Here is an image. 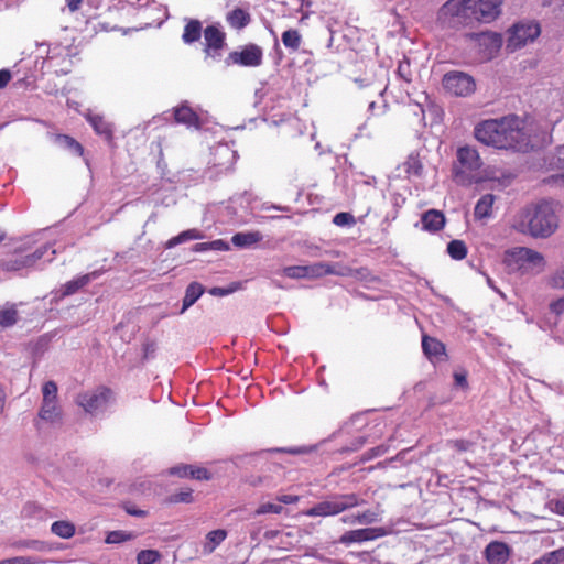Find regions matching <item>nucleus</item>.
<instances>
[{"mask_svg":"<svg viewBox=\"0 0 564 564\" xmlns=\"http://www.w3.org/2000/svg\"><path fill=\"white\" fill-rule=\"evenodd\" d=\"M549 128L540 129L533 123H525L516 116L496 120V149H514L528 151L547 142Z\"/></svg>","mask_w":564,"mask_h":564,"instance_id":"f257e3e1","label":"nucleus"},{"mask_svg":"<svg viewBox=\"0 0 564 564\" xmlns=\"http://www.w3.org/2000/svg\"><path fill=\"white\" fill-rule=\"evenodd\" d=\"M511 227L535 239L551 237L558 228L555 203L540 199L527 204L514 215Z\"/></svg>","mask_w":564,"mask_h":564,"instance_id":"f03ea898","label":"nucleus"},{"mask_svg":"<svg viewBox=\"0 0 564 564\" xmlns=\"http://www.w3.org/2000/svg\"><path fill=\"white\" fill-rule=\"evenodd\" d=\"M506 269L521 275H538L545 271V257L528 247H513L508 249L502 259Z\"/></svg>","mask_w":564,"mask_h":564,"instance_id":"7ed1b4c3","label":"nucleus"},{"mask_svg":"<svg viewBox=\"0 0 564 564\" xmlns=\"http://www.w3.org/2000/svg\"><path fill=\"white\" fill-rule=\"evenodd\" d=\"M482 162L478 152L470 147L457 150V163L453 167L454 180L459 185L478 184L487 178L481 171Z\"/></svg>","mask_w":564,"mask_h":564,"instance_id":"20e7f679","label":"nucleus"},{"mask_svg":"<svg viewBox=\"0 0 564 564\" xmlns=\"http://www.w3.org/2000/svg\"><path fill=\"white\" fill-rule=\"evenodd\" d=\"M469 9V0H447L437 11V22L446 29L473 26Z\"/></svg>","mask_w":564,"mask_h":564,"instance_id":"39448f33","label":"nucleus"},{"mask_svg":"<svg viewBox=\"0 0 564 564\" xmlns=\"http://www.w3.org/2000/svg\"><path fill=\"white\" fill-rule=\"evenodd\" d=\"M541 34V26L536 21L524 20L513 24L508 30L506 48L516 52L533 43Z\"/></svg>","mask_w":564,"mask_h":564,"instance_id":"423d86ee","label":"nucleus"},{"mask_svg":"<svg viewBox=\"0 0 564 564\" xmlns=\"http://www.w3.org/2000/svg\"><path fill=\"white\" fill-rule=\"evenodd\" d=\"M359 503L360 500L355 494L341 495L334 497L330 500L322 501L305 510L303 513L307 517H330L356 507Z\"/></svg>","mask_w":564,"mask_h":564,"instance_id":"0eeeda50","label":"nucleus"},{"mask_svg":"<svg viewBox=\"0 0 564 564\" xmlns=\"http://www.w3.org/2000/svg\"><path fill=\"white\" fill-rule=\"evenodd\" d=\"M113 393L106 387H98L80 393L77 403L87 413L97 414L105 411L113 402Z\"/></svg>","mask_w":564,"mask_h":564,"instance_id":"6e6552de","label":"nucleus"},{"mask_svg":"<svg viewBox=\"0 0 564 564\" xmlns=\"http://www.w3.org/2000/svg\"><path fill=\"white\" fill-rule=\"evenodd\" d=\"M444 90L455 97H468L476 90V82L467 73L452 70L444 74L442 78Z\"/></svg>","mask_w":564,"mask_h":564,"instance_id":"1a4fd4ad","label":"nucleus"},{"mask_svg":"<svg viewBox=\"0 0 564 564\" xmlns=\"http://www.w3.org/2000/svg\"><path fill=\"white\" fill-rule=\"evenodd\" d=\"M471 24L489 25L494 21V0H469Z\"/></svg>","mask_w":564,"mask_h":564,"instance_id":"9d476101","label":"nucleus"},{"mask_svg":"<svg viewBox=\"0 0 564 564\" xmlns=\"http://www.w3.org/2000/svg\"><path fill=\"white\" fill-rule=\"evenodd\" d=\"M386 534L387 531L383 528L358 529L348 531L345 534H343L339 539V542L345 545H349L352 543L376 540L378 538L384 536Z\"/></svg>","mask_w":564,"mask_h":564,"instance_id":"9b49d317","label":"nucleus"},{"mask_svg":"<svg viewBox=\"0 0 564 564\" xmlns=\"http://www.w3.org/2000/svg\"><path fill=\"white\" fill-rule=\"evenodd\" d=\"M230 58L235 64L254 67L261 64L262 51L257 45H249L240 52H232Z\"/></svg>","mask_w":564,"mask_h":564,"instance_id":"f8f14e48","label":"nucleus"},{"mask_svg":"<svg viewBox=\"0 0 564 564\" xmlns=\"http://www.w3.org/2000/svg\"><path fill=\"white\" fill-rule=\"evenodd\" d=\"M86 120L90 123L94 131L102 137L107 141H111L113 138V128L112 124L105 119L104 116L99 113H95L91 110H87L84 113Z\"/></svg>","mask_w":564,"mask_h":564,"instance_id":"ddd939ff","label":"nucleus"},{"mask_svg":"<svg viewBox=\"0 0 564 564\" xmlns=\"http://www.w3.org/2000/svg\"><path fill=\"white\" fill-rule=\"evenodd\" d=\"M422 228L429 232H436L445 225V216L437 209H430L421 217Z\"/></svg>","mask_w":564,"mask_h":564,"instance_id":"4468645a","label":"nucleus"},{"mask_svg":"<svg viewBox=\"0 0 564 564\" xmlns=\"http://www.w3.org/2000/svg\"><path fill=\"white\" fill-rule=\"evenodd\" d=\"M204 37L206 42V52L208 54H213V51L217 52L223 47L224 33L216 26H207L204 32Z\"/></svg>","mask_w":564,"mask_h":564,"instance_id":"2eb2a0df","label":"nucleus"},{"mask_svg":"<svg viewBox=\"0 0 564 564\" xmlns=\"http://www.w3.org/2000/svg\"><path fill=\"white\" fill-rule=\"evenodd\" d=\"M424 354L433 361H438L445 352L444 345L435 338L424 336L422 339Z\"/></svg>","mask_w":564,"mask_h":564,"instance_id":"dca6fc26","label":"nucleus"},{"mask_svg":"<svg viewBox=\"0 0 564 564\" xmlns=\"http://www.w3.org/2000/svg\"><path fill=\"white\" fill-rule=\"evenodd\" d=\"M62 411L57 401L42 402L39 419L46 423H57L61 420Z\"/></svg>","mask_w":564,"mask_h":564,"instance_id":"f3484780","label":"nucleus"},{"mask_svg":"<svg viewBox=\"0 0 564 564\" xmlns=\"http://www.w3.org/2000/svg\"><path fill=\"white\" fill-rule=\"evenodd\" d=\"M475 138L485 145L494 144V120H484L475 127Z\"/></svg>","mask_w":564,"mask_h":564,"instance_id":"a211bd4d","label":"nucleus"},{"mask_svg":"<svg viewBox=\"0 0 564 564\" xmlns=\"http://www.w3.org/2000/svg\"><path fill=\"white\" fill-rule=\"evenodd\" d=\"M99 275L97 271H94L88 274L80 275L72 281L65 283L62 288V296H67L74 294L83 286L87 285L90 281L96 279Z\"/></svg>","mask_w":564,"mask_h":564,"instance_id":"6ab92c4d","label":"nucleus"},{"mask_svg":"<svg viewBox=\"0 0 564 564\" xmlns=\"http://www.w3.org/2000/svg\"><path fill=\"white\" fill-rule=\"evenodd\" d=\"M227 538V531L224 529L214 530L207 533L203 543V553L212 554Z\"/></svg>","mask_w":564,"mask_h":564,"instance_id":"aec40b11","label":"nucleus"},{"mask_svg":"<svg viewBox=\"0 0 564 564\" xmlns=\"http://www.w3.org/2000/svg\"><path fill=\"white\" fill-rule=\"evenodd\" d=\"M494 207V195H484L476 204L474 216L479 221L487 220L492 213Z\"/></svg>","mask_w":564,"mask_h":564,"instance_id":"412c9836","label":"nucleus"},{"mask_svg":"<svg viewBox=\"0 0 564 564\" xmlns=\"http://www.w3.org/2000/svg\"><path fill=\"white\" fill-rule=\"evenodd\" d=\"M174 117L176 122L183 123L187 127H199V119L198 116L188 107V106H181L175 109Z\"/></svg>","mask_w":564,"mask_h":564,"instance_id":"4be33fe9","label":"nucleus"},{"mask_svg":"<svg viewBox=\"0 0 564 564\" xmlns=\"http://www.w3.org/2000/svg\"><path fill=\"white\" fill-rule=\"evenodd\" d=\"M262 235L259 231L238 232L232 236L231 242L238 248H249L261 241Z\"/></svg>","mask_w":564,"mask_h":564,"instance_id":"5701e85b","label":"nucleus"},{"mask_svg":"<svg viewBox=\"0 0 564 564\" xmlns=\"http://www.w3.org/2000/svg\"><path fill=\"white\" fill-rule=\"evenodd\" d=\"M306 269V278H319L326 274H345L343 271L337 270L334 265L318 262L311 265H305Z\"/></svg>","mask_w":564,"mask_h":564,"instance_id":"b1692460","label":"nucleus"},{"mask_svg":"<svg viewBox=\"0 0 564 564\" xmlns=\"http://www.w3.org/2000/svg\"><path fill=\"white\" fill-rule=\"evenodd\" d=\"M50 249H51V247L45 246V247H42V248L35 250L31 254L22 256V258H23L22 263L10 264V265H8V270H10V271H18V270H21V269H24V268L33 267L39 260H41L44 257V254Z\"/></svg>","mask_w":564,"mask_h":564,"instance_id":"393cba45","label":"nucleus"},{"mask_svg":"<svg viewBox=\"0 0 564 564\" xmlns=\"http://www.w3.org/2000/svg\"><path fill=\"white\" fill-rule=\"evenodd\" d=\"M203 292L204 289L199 283H191L187 286L185 296L183 299L181 314H183L187 308H189L202 296Z\"/></svg>","mask_w":564,"mask_h":564,"instance_id":"a878e982","label":"nucleus"},{"mask_svg":"<svg viewBox=\"0 0 564 564\" xmlns=\"http://www.w3.org/2000/svg\"><path fill=\"white\" fill-rule=\"evenodd\" d=\"M204 237V234L198 229H187L185 231H182L177 236L171 238L166 242V248H174L180 243H184L189 240H199L203 239Z\"/></svg>","mask_w":564,"mask_h":564,"instance_id":"bb28decb","label":"nucleus"},{"mask_svg":"<svg viewBox=\"0 0 564 564\" xmlns=\"http://www.w3.org/2000/svg\"><path fill=\"white\" fill-rule=\"evenodd\" d=\"M51 531L53 534L62 539H70L72 536H74L76 529L72 522L61 520L52 523Z\"/></svg>","mask_w":564,"mask_h":564,"instance_id":"cd10ccee","label":"nucleus"},{"mask_svg":"<svg viewBox=\"0 0 564 564\" xmlns=\"http://www.w3.org/2000/svg\"><path fill=\"white\" fill-rule=\"evenodd\" d=\"M55 142L64 149L69 150L74 154L82 156L84 154V148L79 142H77L74 138L66 134H57L55 137Z\"/></svg>","mask_w":564,"mask_h":564,"instance_id":"c85d7f7f","label":"nucleus"},{"mask_svg":"<svg viewBox=\"0 0 564 564\" xmlns=\"http://www.w3.org/2000/svg\"><path fill=\"white\" fill-rule=\"evenodd\" d=\"M202 24L197 20L189 21L184 29L183 41L185 43H193L200 37Z\"/></svg>","mask_w":564,"mask_h":564,"instance_id":"c756f323","label":"nucleus"},{"mask_svg":"<svg viewBox=\"0 0 564 564\" xmlns=\"http://www.w3.org/2000/svg\"><path fill=\"white\" fill-rule=\"evenodd\" d=\"M408 176H421L423 171L422 162L419 155L411 154L402 165Z\"/></svg>","mask_w":564,"mask_h":564,"instance_id":"7c9ffc66","label":"nucleus"},{"mask_svg":"<svg viewBox=\"0 0 564 564\" xmlns=\"http://www.w3.org/2000/svg\"><path fill=\"white\" fill-rule=\"evenodd\" d=\"M249 14L242 9H236L228 14V22L236 29H242L249 23Z\"/></svg>","mask_w":564,"mask_h":564,"instance_id":"2f4dec72","label":"nucleus"},{"mask_svg":"<svg viewBox=\"0 0 564 564\" xmlns=\"http://www.w3.org/2000/svg\"><path fill=\"white\" fill-rule=\"evenodd\" d=\"M447 252L454 260H463L467 256V247L462 240H452L447 245Z\"/></svg>","mask_w":564,"mask_h":564,"instance_id":"473e14b6","label":"nucleus"},{"mask_svg":"<svg viewBox=\"0 0 564 564\" xmlns=\"http://www.w3.org/2000/svg\"><path fill=\"white\" fill-rule=\"evenodd\" d=\"M282 43L285 47L296 51L301 45V35L296 30H288L282 34Z\"/></svg>","mask_w":564,"mask_h":564,"instance_id":"72a5a7b5","label":"nucleus"},{"mask_svg":"<svg viewBox=\"0 0 564 564\" xmlns=\"http://www.w3.org/2000/svg\"><path fill=\"white\" fill-rule=\"evenodd\" d=\"M18 312L14 306H9L0 310V325L2 327H10L17 323Z\"/></svg>","mask_w":564,"mask_h":564,"instance_id":"f704fd0d","label":"nucleus"},{"mask_svg":"<svg viewBox=\"0 0 564 564\" xmlns=\"http://www.w3.org/2000/svg\"><path fill=\"white\" fill-rule=\"evenodd\" d=\"M161 558L156 550H143L137 555V564H154Z\"/></svg>","mask_w":564,"mask_h":564,"instance_id":"c9c22d12","label":"nucleus"},{"mask_svg":"<svg viewBox=\"0 0 564 564\" xmlns=\"http://www.w3.org/2000/svg\"><path fill=\"white\" fill-rule=\"evenodd\" d=\"M133 539V535L126 531H111L107 534L106 543L118 544Z\"/></svg>","mask_w":564,"mask_h":564,"instance_id":"e433bc0d","label":"nucleus"},{"mask_svg":"<svg viewBox=\"0 0 564 564\" xmlns=\"http://www.w3.org/2000/svg\"><path fill=\"white\" fill-rule=\"evenodd\" d=\"M358 524H371L380 520V513L377 510H366L356 516Z\"/></svg>","mask_w":564,"mask_h":564,"instance_id":"4c0bfd02","label":"nucleus"},{"mask_svg":"<svg viewBox=\"0 0 564 564\" xmlns=\"http://www.w3.org/2000/svg\"><path fill=\"white\" fill-rule=\"evenodd\" d=\"M511 555V549L501 542L496 541V564H505Z\"/></svg>","mask_w":564,"mask_h":564,"instance_id":"58836bf2","label":"nucleus"},{"mask_svg":"<svg viewBox=\"0 0 564 564\" xmlns=\"http://www.w3.org/2000/svg\"><path fill=\"white\" fill-rule=\"evenodd\" d=\"M549 285L553 289L564 290V265L550 275Z\"/></svg>","mask_w":564,"mask_h":564,"instance_id":"ea45409f","label":"nucleus"},{"mask_svg":"<svg viewBox=\"0 0 564 564\" xmlns=\"http://www.w3.org/2000/svg\"><path fill=\"white\" fill-rule=\"evenodd\" d=\"M43 402L57 401V386L53 381L44 383L43 389Z\"/></svg>","mask_w":564,"mask_h":564,"instance_id":"a19ab883","label":"nucleus"},{"mask_svg":"<svg viewBox=\"0 0 564 564\" xmlns=\"http://www.w3.org/2000/svg\"><path fill=\"white\" fill-rule=\"evenodd\" d=\"M398 76L404 80L406 84L411 83L412 80V70L410 68V63L406 58L401 61L398 65L397 69Z\"/></svg>","mask_w":564,"mask_h":564,"instance_id":"79ce46f5","label":"nucleus"},{"mask_svg":"<svg viewBox=\"0 0 564 564\" xmlns=\"http://www.w3.org/2000/svg\"><path fill=\"white\" fill-rule=\"evenodd\" d=\"M283 273L288 278L302 279L306 278L305 265H293L283 269Z\"/></svg>","mask_w":564,"mask_h":564,"instance_id":"37998d69","label":"nucleus"},{"mask_svg":"<svg viewBox=\"0 0 564 564\" xmlns=\"http://www.w3.org/2000/svg\"><path fill=\"white\" fill-rule=\"evenodd\" d=\"M471 37L475 41L479 42L480 45L482 44L481 41H484V45L486 47H489L494 43V34L490 32L489 29L480 33H473Z\"/></svg>","mask_w":564,"mask_h":564,"instance_id":"c03bdc74","label":"nucleus"},{"mask_svg":"<svg viewBox=\"0 0 564 564\" xmlns=\"http://www.w3.org/2000/svg\"><path fill=\"white\" fill-rule=\"evenodd\" d=\"M282 511V507L280 505H275L272 502H265L259 506L256 510V514H264V513H280Z\"/></svg>","mask_w":564,"mask_h":564,"instance_id":"a18cd8bd","label":"nucleus"},{"mask_svg":"<svg viewBox=\"0 0 564 564\" xmlns=\"http://www.w3.org/2000/svg\"><path fill=\"white\" fill-rule=\"evenodd\" d=\"M191 478L198 480H208L210 479V473L203 467H196L191 465Z\"/></svg>","mask_w":564,"mask_h":564,"instance_id":"49530a36","label":"nucleus"},{"mask_svg":"<svg viewBox=\"0 0 564 564\" xmlns=\"http://www.w3.org/2000/svg\"><path fill=\"white\" fill-rule=\"evenodd\" d=\"M172 502H186L189 503L193 501L192 490H181L180 492L175 494L171 498Z\"/></svg>","mask_w":564,"mask_h":564,"instance_id":"de8ad7c7","label":"nucleus"},{"mask_svg":"<svg viewBox=\"0 0 564 564\" xmlns=\"http://www.w3.org/2000/svg\"><path fill=\"white\" fill-rule=\"evenodd\" d=\"M39 561L28 556H17L0 561V564H37Z\"/></svg>","mask_w":564,"mask_h":564,"instance_id":"09e8293b","label":"nucleus"},{"mask_svg":"<svg viewBox=\"0 0 564 564\" xmlns=\"http://www.w3.org/2000/svg\"><path fill=\"white\" fill-rule=\"evenodd\" d=\"M334 224L337 226L352 225L354 217L348 213H339L334 217Z\"/></svg>","mask_w":564,"mask_h":564,"instance_id":"8fccbe9b","label":"nucleus"},{"mask_svg":"<svg viewBox=\"0 0 564 564\" xmlns=\"http://www.w3.org/2000/svg\"><path fill=\"white\" fill-rule=\"evenodd\" d=\"M551 564H557L564 561V547L550 552L544 555Z\"/></svg>","mask_w":564,"mask_h":564,"instance_id":"3c124183","label":"nucleus"},{"mask_svg":"<svg viewBox=\"0 0 564 564\" xmlns=\"http://www.w3.org/2000/svg\"><path fill=\"white\" fill-rule=\"evenodd\" d=\"M191 465H181L171 468L170 473L178 477L185 478L191 477Z\"/></svg>","mask_w":564,"mask_h":564,"instance_id":"603ef678","label":"nucleus"},{"mask_svg":"<svg viewBox=\"0 0 564 564\" xmlns=\"http://www.w3.org/2000/svg\"><path fill=\"white\" fill-rule=\"evenodd\" d=\"M550 508L553 512L564 516V498L557 500H551L549 502Z\"/></svg>","mask_w":564,"mask_h":564,"instance_id":"864d4df0","label":"nucleus"},{"mask_svg":"<svg viewBox=\"0 0 564 564\" xmlns=\"http://www.w3.org/2000/svg\"><path fill=\"white\" fill-rule=\"evenodd\" d=\"M556 162L554 165L558 169H564V145L560 147L555 154Z\"/></svg>","mask_w":564,"mask_h":564,"instance_id":"5fc2aeb1","label":"nucleus"},{"mask_svg":"<svg viewBox=\"0 0 564 564\" xmlns=\"http://www.w3.org/2000/svg\"><path fill=\"white\" fill-rule=\"evenodd\" d=\"M11 79V73L8 69L0 70V89L4 88Z\"/></svg>","mask_w":564,"mask_h":564,"instance_id":"6e6d98bb","label":"nucleus"},{"mask_svg":"<svg viewBox=\"0 0 564 564\" xmlns=\"http://www.w3.org/2000/svg\"><path fill=\"white\" fill-rule=\"evenodd\" d=\"M84 0H66V7L69 12H76L80 9Z\"/></svg>","mask_w":564,"mask_h":564,"instance_id":"4d7b16f0","label":"nucleus"},{"mask_svg":"<svg viewBox=\"0 0 564 564\" xmlns=\"http://www.w3.org/2000/svg\"><path fill=\"white\" fill-rule=\"evenodd\" d=\"M551 310L557 314H561L564 312V296L554 301L551 304Z\"/></svg>","mask_w":564,"mask_h":564,"instance_id":"13d9d810","label":"nucleus"},{"mask_svg":"<svg viewBox=\"0 0 564 564\" xmlns=\"http://www.w3.org/2000/svg\"><path fill=\"white\" fill-rule=\"evenodd\" d=\"M209 246H210V250H228L229 249L228 245L220 239L209 242Z\"/></svg>","mask_w":564,"mask_h":564,"instance_id":"bf43d9fd","label":"nucleus"},{"mask_svg":"<svg viewBox=\"0 0 564 564\" xmlns=\"http://www.w3.org/2000/svg\"><path fill=\"white\" fill-rule=\"evenodd\" d=\"M454 379H455L456 386L462 387V388L466 387L467 379H466V375L464 372H455Z\"/></svg>","mask_w":564,"mask_h":564,"instance_id":"052dcab7","label":"nucleus"},{"mask_svg":"<svg viewBox=\"0 0 564 564\" xmlns=\"http://www.w3.org/2000/svg\"><path fill=\"white\" fill-rule=\"evenodd\" d=\"M278 500L282 503L290 505L295 503L299 500V497L293 495H282L278 498Z\"/></svg>","mask_w":564,"mask_h":564,"instance_id":"680f3d73","label":"nucleus"},{"mask_svg":"<svg viewBox=\"0 0 564 564\" xmlns=\"http://www.w3.org/2000/svg\"><path fill=\"white\" fill-rule=\"evenodd\" d=\"M230 292H231V290H226L223 288H214L210 290V294L215 295V296H225V295L229 294Z\"/></svg>","mask_w":564,"mask_h":564,"instance_id":"e2e57ef3","label":"nucleus"},{"mask_svg":"<svg viewBox=\"0 0 564 564\" xmlns=\"http://www.w3.org/2000/svg\"><path fill=\"white\" fill-rule=\"evenodd\" d=\"M193 250H194L195 252H202V251L210 250L209 242L196 243V245L194 246Z\"/></svg>","mask_w":564,"mask_h":564,"instance_id":"0e129e2a","label":"nucleus"},{"mask_svg":"<svg viewBox=\"0 0 564 564\" xmlns=\"http://www.w3.org/2000/svg\"><path fill=\"white\" fill-rule=\"evenodd\" d=\"M356 516H357V514H349V516H345V517H343V518H341V521H343L344 523H348V524H350V525L358 524V521H357V519H356Z\"/></svg>","mask_w":564,"mask_h":564,"instance_id":"69168bd1","label":"nucleus"},{"mask_svg":"<svg viewBox=\"0 0 564 564\" xmlns=\"http://www.w3.org/2000/svg\"><path fill=\"white\" fill-rule=\"evenodd\" d=\"M22 261H23L22 256H21V254H18V256H15V258H14L13 260H10V261L4 262V263H3V268H4L6 270H8V265H10V264H19V263H22Z\"/></svg>","mask_w":564,"mask_h":564,"instance_id":"338daca9","label":"nucleus"},{"mask_svg":"<svg viewBox=\"0 0 564 564\" xmlns=\"http://www.w3.org/2000/svg\"><path fill=\"white\" fill-rule=\"evenodd\" d=\"M127 512L132 516L143 517L145 514L144 511L135 509V508H127Z\"/></svg>","mask_w":564,"mask_h":564,"instance_id":"774afa93","label":"nucleus"}]
</instances>
